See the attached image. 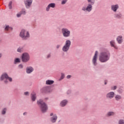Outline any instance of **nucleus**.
I'll use <instances>...</instances> for the list:
<instances>
[{
	"label": "nucleus",
	"mask_w": 124,
	"mask_h": 124,
	"mask_svg": "<svg viewBox=\"0 0 124 124\" xmlns=\"http://www.w3.org/2000/svg\"><path fill=\"white\" fill-rule=\"evenodd\" d=\"M65 77V74L64 73H61V78H64Z\"/></svg>",
	"instance_id": "obj_31"
},
{
	"label": "nucleus",
	"mask_w": 124,
	"mask_h": 124,
	"mask_svg": "<svg viewBox=\"0 0 124 124\" xmlns=\"http://www.w3.org/2000/svg\"><path fill=\"white\" fill-rule=\"evenodd\" d=\"M13 30V28L11 27H9V26L7 25L6 26L5 28V31H12Z\"/></svg>",
	"instance_id": "obj_22"
},
{
	"label": "nucleus",
	"mask_w": 124,
	"mask_h": 124,
	"mask_svg": "<svg viewBox=\"0 0 124 124\" xmlns=\"http://www.w3.org/2000/svg\"><path fill=\"white\" fill-rule=\"evenodd\" d=\"M21 16H22V15L19 13H17L16 15V17L17 18H20V17H21Z\"/></svg>",
	"instance_id": "obj_35"
},
{
	"label": "nucleus",
	"mask_w": 124,
	"mask_h": 124,
	"mask_svg": "<svg viewBox=\"0 0 124 124\" xmlns=\"http://www.w3.org/2000/svg\"><path fill=\"white\" fill-rule=\"evenodd\" d=\"M23 67H24V66H23V65L22 64H20L18 65V68L20 69H23Z\"/></svg>",
	"instance_id": "obj_37"
},
{
	"label": "nucleus",
	"mask_w": 124,
	"mask_h": 124,
	"mask_svg": "<svg viewBox=\"0 0 124 124\" xmlns=\"http://www.w3.org/2000/svg\"><path fill=\"white\" fill-rule=\"evenodd\" d=\"M56 4H55L54 3H51L49 4L46 8V11H49V10H50V7H51L52 8H54Z\"/></svg>",
	"instance_id": "obj_16"
},
{
	"label": "nucleus",
	"mask_w": 124,
	"mask_h": 124,
	"mask_svg": "<svg viewBox=\"0 0 124 124\" xmlns=\"http://www.w3.org/2000/svg\"><path fill=\"white\" fill-rule=\"evenodd\" d=\"M116 41L118 44H122L124 42V39H123V36L119 35L116 38Z\"/></svg>",
	"instance_id": "obj_14"
},
{
	"label": "nucleus",
	"mask_w": 124,
	"mask_h": 124,
	"mask_svg": "<svg viewBox=\"0 0 124 124\" xmlns=\"http://www.w3.org/2000/svg\"><path fill=\"white\" fill-rule=\"evenodd\" d=\"M52 84H54V81L50 80H47L46 81V85H52Z\"/></svg>",
	"instance_id": "obj_25"
},
{
	"label": "nucleus",
	"mask_w": 124,
	"mask_h": 124,
	"mask_svg": "<svg viewBox=\"0 0 124 124\" xmlns=\"http://www.w3.org/2000/svg\"><path fill=\"white\" fill-rule=\"evenodd\" d=\"M111 10L113 12H114V13H116L117 11H118V10L119 8H120V6H119V4H113L111 5L110 6Z\"/></svg>",
	"instance_id": "obj_10"
},
{
	"label": "nucleus",
	"mask_w": 124,
	"mask_h": 124,
	"mask_svg": "<svg viewBox=\"0 0 124 124\" xmlns=\"http://www.w3.org/2000/svg\"><path fill=\"white\" fill-rule=\"evenodd\" d=\"M124 124V121L123 120H120L118 122V124Z\"/></svg>",
	"instance_id": "obj_34"
},
{
	"label": "nucleus",
	"mask_w": 124,
	"mask_h": 124,
	"mask_svg": "<svg viewBox=\"0 0 124 124\" xmlns=\"http://www.w3.org/2000/svg\"><path fill=\"white\" fill-rule=\"evenodd\" d=\"M46 99H48V98H46Z\"/></svg>",
	"instance_id": "obj_46"
},
{
	"label": "nucleus",
	"mask_w": 124,
	"mask_h": 124,
	"mask_svg": "<svg viewBox=\"0 0 124 124\" xmlns=\"http://www.w3.org/2000/svg\"><path fill=\"white\" fill-rule=\"evenodd\" d=\"M24 94L25 95H29V92H25Z\"/></svg>",
	"instance_id": "obj_40"
},
{
	"label": "nucleus",
	"mask_w": 124,
	"mask_h": 124,
	"mask_svg": "<svg viewBox=\"0 0 124 124\" xmlns=\"http://www.w3.org/2000/svg\"><path fill=\"white\" fill-rule=\"evenodd\" d=\"M37 104L40 106L42 112L43 113H45L47 110H48V107L47 105L43 102V100L42 99L39 100L37 101Z\"/></svg>",
	"instance_id": "obj_4"
},
{
	"label": "nucleus",
	"mask_w": 124,
	"mask_h": 124,
	"mask_svg": "<svg viewBox=\"0 0 124 124\" xmlns=\"http://www.w3.org/2000/svg\"><path fill=\"white\" fill-rule=\"evenodd\" d=\"M111 90L112 91H115V90H117V86H114L111 87Z\"/></svg>",
	"instance_id": "obj_33"
},
{
	"label": "nucleus",
	"mask_w": 124,
	"mask_h": 124,
	"mask_svg": "<svg viewBox=\"0 0 124 124\" xmlns=\"http://www.w3.org/2000/svg\"><path fill=\"white\" fill-rule=\"evenodd\" d=\"M88 2V4L87 5V7L83 6L81 8L82 11L83 12H91L92 10H93V5L94 4L95 2V0H87Z\"/></svg>",
	"instance_id": "obj_2"
},
{
	"label": "nucleus",
	"mask_w": 124,
	"mask_h": 124,
	"mask_svg": "<svg viewBox=\"0 0 124 124\" xmlns=\"http://www.w3.org/2000/svg\"><path fill=\"white\" fill-rule=\"evenodd\" d=\"M31 60L30 54L27 52L22 54L21 56V60L22 62H28Z\"/></svg>",
	"instance_id": "obj_7"
},
{
	"label": "nucleus",
	"mask_w": 124,
	"mask_h": 124,
	"mask_svg": "<svg viewBox=\"0 0 124 124\" xmlns=\"http://www.w3.org/2000/svg\"><path fill=\"white\" fill-rule=\"evenodd\" d=\"M20 62V59L19 58H16L14 60V64H16V63H19Z\"/></svg>",
	"instance_id": "obj_26"
},
{
	"label": "nucleus",
	"mask_w": 124,
	"mask_h": 124,
	"mask_svg": "<svg viewBox=\"0 0 124 124\" xmlns=\"http://www.w3.org/2000/svg\"><path fill=\"white\" fill-rule=\"evenodd\" d=\"M57 119H58V117H57V115H54L51 118V122L52 123H56V121H57Z\"/></svg>",
	"instance_id": "obj_20"
},
{
	"label": "nucleus",
	"mask_w": 124,
	"mask_h": 124,
	"mask_svg": "<svg viewBox=\"0 0 124 124\" xmlns=\"http://www.w3.org/2000/svg\"><path fill=\"white\" fill-rule=\"evenodd\" d=\"M71 46V41L70 40H67L65 42V44L63 46L62 48V51L64 52H68L69 50V48H70V46Z\"/></svg>",
	"instance_id": "obj_6"
},
{
	"label": "nucleus",
	"mask_w": 124,
	"mask_h": 124,
	"mask_svg": "<svg viewBox=\"0 0 124 124\" xmlns=\"http://www.w3.org/2000/svg\"><path fill=\"white\" fill-rule=\"evenodd\" d=\"M26 70L27 74H31V73L33 72L34 69L31 66H28L27 67Z\"/></svg>",
	"instance_id": "obj_13"
},
{
	"label": "nucleus",
	"mask_w": 124,
	"mask_h": 124,
	"mask_svg": "<svg viewBox=\"0 0 124 124\" xmlns=\"http://www.w3.org/2000/svg\"><path fill=\"white\" fill-rule=\"evenodd\" d=\"M67 103V101L63 100L61 103V106H62V107H64V106L66 105Z\"/></svg>",
	"instance_id": "obj_23"
},
{
	"label": "nucleus",
	"mask_w": 124,
	"mask_h": 124,
	"mask_svg": "<svg viewBox=\"0 0 124 124\" xmlns=\"http://www.w3.org/2000/svg\"><path fill=\"white\" fill-rule=\"evenodd\" d=\"M21 15H25L26 14V9H23L20 12Z\"/></svg>",
	"instance_id": "obj_28"
},
{
	"label": "nucleus",
	"mask_w": 124,
	"mask_h": 124,
	"mask_svg": "<svg viewBox=\"0 0 124 124\" xmlns=\"http://www.w3.org/2000/svg\"><path fill=\"white\" fill-rule=\"evenodd\" d=\"M23 51H24V47L22 46L19 47L17 49V52L18 53H22Z\"/></svg>",
	"instance_id": "obj_24"
},
{
	"label": "nucleus",
	"mask_w": 124,
	"mask_h": 124,
	"mask_svg": "<svg viewBox=\"0 0 124 124\" xmlns=\"http://www.w3.org/2000/svg\"><path fill=\"white\" fill-rule=\"evenodd\" d=\"M98 55V51H95V54L92 59V63L94 66L97 65V56Z\"/></svg>",
	"instance_id": "obj_8"
},
{
	"label": "nucleus",
	"mask_w": 124,
	"mask_h": 124,
	"mask_svg": "<svg viewBox=\"0 0 124 124\" xmlns=\"http://www.w3.org/2000/svg\"><path fill=\"white\" fill-rule=\"evenodd\" d=\"M6 108H4L3 109V110L2 111V114H3V115H4V114H5V113H6Z\"/></svg>",
	"instance_id": "obj_36"
},
{
	"label": "nucleus",
	"mask_w": 124,
	"mask_h": 124,
	"mask_svg": "<svg viewBox=\"0 0 124 124\" xmlns=\"http://www.w3.org/2000/svg\"><path fill=\"white\" fill-rule=\"evenodd\" d=\"M60 47H61V46H60V45H58L56 46L57 49H59V48H60Z\"/></svg>",
	"instance_id": "obj_41"
},
{
	"label": "nucleus",
	"mask_w": 124,
	"mask_h": 124,
	"mask_svg": "<svg viewBox=\"0 0 124 124\" xmlns=\"http://www.w3.org/2000/svg\"><path fill=\"white\" fill-rule=\"evenodd\" d=\"M121 98H122V97H121V96L119 95H116L115 96V99L117 101L120 100V99H121Z\"/></svg>",
	"instance_id": "obj_29"
},
{
	"label": "nucleus",
	"mask_w": 124,
	"mask_h": 124,
	"mask_svg": "<svg viewBox=\"0 0 124 124\" xmlns=\"http://www.w3.org/2000/svg\"><path fill=\"white\" fill-rule=\"evenodd\" d=\"M114 94H115V93H114V92H109L107 94V97H108V98H110L111 99V98H113L114 97Z\"/></svg>",
	"instance_id": "obj_18"
},
{
	"label": "nucleus",
	"mask_w": 124,
	"mask_h": 124,
	"mask_svg": "<svg viewBox=\"0 0 124 124\" xmlns=\"http://www.w3.org/2000/svg\"><path fill=\"white\" fill-rule=\"evenodd\" d=\"M9 9H12V1H10L9 3Z\"/></svg>",
	"instance_id": "obj_30"
},
{
	"label": "nucleus",
	"mask_w": 124,
	"mask_h": 124,
	"mask_svg": "<svg viewBox=\"0 0 124 124\" xmlns=\"http://www.w3.org/2000/svg\"><path fill=\"white\" fill-rule=\"evenodd\" d=\"M26 114H27V112H24V113H23V115H26Z\"/></svg>",
	"instance_id": "obj_45"
},
{
	"label": "nucleus",
	"mask_w": 124,
	"mask_h": 124,
	"mask_svg": "<svg viewBox=\"0 0 124 124\" xmlns=\"http://www.w3.org/2000/svg\"><path fill=\"white\" fill-rule=\"evenodd\" d=\"M114 17L116 19H122L123 18V15L122 13H121V12H116L114 14Z\"/></svg>",
	"instance_id": "obj_15"
},
{
	"label": "nucleus",
	"mask_w": 124,
	"mask_h": 124,
	"mask_svg": "<svg viewBox=\"0 0 124 124\" xmlns=\"http://www.w3.org/2000/svg\"><path fill=\"white\" fill-rule=\"evenodd\" d=\"M50 58H51V53L47 54L46 56V59H50Z\"/></svg>",
	"instance_id": "obj_38"
},
{
	"label": "nucleus",
	"mask_w": 124,
	"mask_h": 124,
	"mask_svg": "<svg viewBox=\"0 0 124 124\" xmlns=\"http://www.w3.org/2000/svg\"><path fill=\"white\" fill-rule=\"evenodd\" d=\"M61 31L62 32V34L65 38H67V37H70V35H71V32L69 29L66 28H63L61 29Z\"/></svg>",
	"instance_id": "obj_5"
},
{
	"label": "nucleus",
	"mask_w": 124,
	"mask_h": 124,
	"mask_svg": "<svg viewBox=\"0 0 124 124\" xmlns=\"http://www.w3.org/2000/svg\"><path fill=\"white\" fill-rule=\"evenodd\" d=\"M0 80V81H4V83L6 84L8 82V81H9V82H12V79L11 78H1Z\"/></svg>",
	"instance_id": "obj_17"
},
{
	"label": "nucleus",
	"mask_w": 124,
	"mask_h": 124,
	"mask_svg": "<svg viewBox=\"0 0 124 124\" xmlns=\"http://www.w3.org/2000/svg\"><path fill=\"white\" fill-rule=\"evenodd\" d=\"M107 81H105V85H107Z\"/></svg>",
	"instance_id": "obj_43"
},
{
	"label": "nucleus",
	"mask_w": 124,
	"mask_h": 124,
	"mask_svg": "<svg viewBox=\"0 0 124 124\" xmlns=\"http://www.w3.org/2000/svg\"><path fill=\"white\" fill-rule=\"evenodd\" d=\"M67 2V0H62V4H65L66 2Z\"/></svg>",
	"instance_id": "obj_32"
},
{
	"label": "nucleus",
	"mask_w": 124,
	"mask_h": 124,
	"mask_svg": "<svg viewBox=\"0 0 124 124\" xmlns=\"http://www.w3.org/2000/svg\"><path fill=\"white\" fill-rule=\"evenodd\" d=\"M41 92L43 93H52V90L48 87H43L41 90Z\"/></svg>",
	"instance_id": "obj_11"
},
{
	"label": "nucleus",
	"mask_w": 124,
	"mask_h": 124,
	"mask_svg": "<svg viewBox=\"0 0 124 124\" xmlns=\"http://www.w3.org/2000/svg\"><path fill=\"white\" fill-rule=\"evenodd\" d=\"M71 77H72V76L69 75L67 76L66 78H71Z\"/></svg>",
	"instance_id": "obj_39"
},
{
	"label": "nucleus",
	"mask_w": 124,
	"mask_h": 124,
	"mask_svg": "<svg viewBox=\"0 0 124 124\" xmlns=\"http://www.w3.org/2000/svg\"><path fill=\"white\" fill-rule=\"evenodd\" d=\"M2 57V54L1 53H0V59Z\"/></svg>",
	"instance_id": "obj_42"
},
{
	"label": "nucleus",
	"mask_w": 124,
	"mask_h": 124,
	"mask_svg": "<svg viewBox=\"0 0 124 124\" xmlns=\"http://www.w3.org/2000/svg\"><path fill=\"white\" fill-rule=\"evenodd\" d=\"M109 44L111 47L114 48V49H115V50H118V49H119V47L116 45V41H115V40H111L109 42Z\"/></svg>",
	"instance_id": "obj_12"
},
{
	"label": "nucleus",
	"mask_w": 124,
	"mask_h": 124,
	"mask_svg": "<svg viewBox=\"0 0 124 124\" xmlns=\"http://www.w3.org/2000/svg\"><path fill=\"white\" fill-rule=\"evenodd\" d=\"M0 78H10V77L8 76L7 73L4 72L1 74Z\"/></svg>",
	"instance_id": "obj_19"
},
{
	"label": "nucleus",
	"mask_w": 124,
	"mask_h": 124,
	"mask_svg": "<svg viewBox=\"0 0 124 124\" xmlns=\"http://www.w3.org/2000/svg\"><path fill=\"white\" fill-rule=\"evenodd\" d=\"M19 36L22 40H28L31 37V34L28 31L22 29L20 32Z\"/></svg>",
	"instance_id": "obj_3"
},
{
	"label": "nucleus",
	"mask_w": 124,
	"mask_h": 124,
	"mask_svg": "<svg viewBox=\"0 0 124 124\" xmlns=\"http://www.w3.org/2000/svg\"><path fill=\"white\" fill-rule=\"evenodd\" d=\"M53 115H54V113H51L50 116H53Z\"/></svg>",
	"instance_id": "obj_44"
},
{
	"label": "nucleus",
	"mask_w": 124,
	"mask_h": 124,
	"mask_svg": "<svg viewBox=\"0 0 124 124\" xmlns=\"http://www.w3.org/2000/svg\"><path fill=\"white\" fill-rule=\"evenodd\" d=\"M111 53L109 50L105 49L103 51L101 52L99 56V61L100 62H106L110 60Z\"/></svg>",
	"instance_id": "obj_1"
},
{
	"label": "nucleus",
	"mask_w": 124,
	"mask_h": 124,
	"mask_svg": "<svg viewBox=\"0 0 124 124\" xmlns=\"http://www.w3.org/2000/svg\"><path fill=\"white\" fill-rule=\"evenodd\" d=\"M31 99L32 101H35V99H36V94H35V93H31Z\"/></svg>",
	"instance_id": "obj_21"
},
{
	"label": "nucleus",
	"mask_w": 124,
	"mask_h": 124,
	"mask_svg": "<svg viewBox=\"0 0 124 124\" xmlns=\"http://www.w3.org/2000/svg\"><path fill=\"white\" fill-rule=\"evenodd\" d=\"M114 115H115V112L113 111L108 112L107 113V116H108V117H110L111 116H114Z\"/></svg>",
	"instance_id": "obj_27"
},
{
	"label": "nucleus",
	"mask_w": 124,
	"mask_h": 124,
	"mask_svg": "<svg viewBox=\"0 0 124 124\" xmlns=\"http://www.w3.org/2000/svg\"><path fill=\"white\" fill-rule=\"evenodd\" d=\"M24 4L26 8L29 9V8H31V4H32V0H24Z\"/></svg>",
	"instance_id": "obj_9"
}]
</instances>
